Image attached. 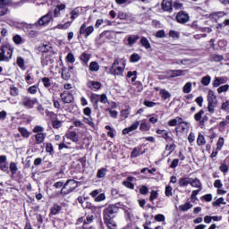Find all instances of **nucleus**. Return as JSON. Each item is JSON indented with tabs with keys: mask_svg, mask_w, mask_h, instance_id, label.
Listing matches in <instances>:
<instances>
[{
	"mask_svg": "<svg viewBox=\"0 0 229 229\" xmlns=\"http://www.w3.org/2000/svg\"><path fill=\"white\" fill-rule=\"evenodd\" d=\"M219 169L222 173H228V165H226L225 162L221 164Z\"/></svg>",
	"mask_w": 229,
	"mask_h": 229,
	"instance_id": "obj_64",
	"label": "nucleus"
},
{
	"mask_svg": "<svg viewBox=\"0 0 229 229\" xmlns=\"http://www.w3.org/2000/svg\"><path fill=\"white\" fill-rule=\"evenodd\" d=\"M197 144H199V146H203L205 144V137L203 135H199L197 139Z\"/></svg>",
	"mask_w": 229,
	"mask_h": 229,
	"instance_id": "obj_59",
	"label": "nucleus"
},
{
	"mask_svg": "<svg viewBox=\"0 0 229 229\" xmlns=\"http://www.w3.org/2000/svg\"><path fill=\"white\" fill-rule=\"evenodd\" d=\"M49 64H53V59L49 56H45L41 58V64L43 67H46V65H49Z\"/></svg>",
	"mask_w": 229,
	"mask_h": 229,
	"instance_id": "obj_35",
	"label": "nucleus"
},
{
	"mask_svg": "<svg viewBox=\"0 0 229 229\" xmlns=\"http://www.w3.org/2000/svg\"><path fill=\"white\" fill-rule=\"evenodd\" d=\"M162 99H164L165 101V99H169V98H171V93H169V91H167L166 89H161L159 92Z\"/></svg>",
	"mask_w": 229,
	"mask_h": 229,
	"instance_id": "obj_36",
	"label": "nucleus"
},
{
	"mask_svg": "<svg viewBox=\"0 0 229 229\" xmlns=\"http://www.w3.org/2000/svg\"><path fill=\"white\" fill-rule=\"evenodd\" d=\"M102 85L101 82L99 81H90L88 82V88L90 89L91 90H99L101 89Z\"/></svg>",
	"mask_w": 229,
	"mask_h": 229,
	"instance_id": "obj_15",
	"label": "nucleus"
},
{
	"mask_svg": "<svg viewBox=\"0 0 229 229\" xmlns=\"http://www.w3.org/2000/svg\"><path fill=\"white\" fill-rule=\"evenodd\" d=\"M210 80L211 78L209 75L203 77L201 80L202 85H204L205 87H208V85H210Z\"/></svg>",
	"mask_w": 229,
	"mask_h": 229,
	"instance_id": "obj_49",
	"label": "nucleus"
},
{
	"mask_svg": "<svg viewBox=\"0 0 229 229\" xmlns=\"http://www.w3.org/2000/svg\"><path fill=\"white\" fill-rule=\"evenodd\" d=\"M34 138L36 140L35 144H42L44 140H46V134L43 132H39L36 135H34Z\"/></svg>",
	"mask_w": 229,
	"mask_h": 229,
	"instance_id": "obj_19",
	"label": "nucleus"
},
{
	"mask_svg": "<svg viewBox=\"0 0 229 229\" xmlns=\"http://www.w3.org/2000/svg\"><path fill=\"white\" fill-rule=\"evenodd\" d=\"M157 133V135H161L162 139H164L165 142H173V137L169 136V132H167V131L158 129Z\"/></svg>",
	"mask_w": 229,
	"mask_h": 229,
	"instance_id": "obj_13",
	"label": "nucleus"
},
{
	"mask_svg": "<svg viewBox=\"0 0 229 229\" xmlns=\"http://www.w3.org/2000/svg\"><path fill=\"white\" fill-rule=\"evenodd\" d=\"M83 208H87L88 210H91L92 214H98V210L101 208V207L94 206L90 202H86L84 205H82Z\"/></svg>",
	"mask_w": 229,
	"mask_h": 229,
	"instance_id": "obj_14",
	"label": "nucleus"
},
{
	"mask_svg": "<svg viewBox=\"0 0 229 229\" xmlns=\"http://www.w3.org/2000/svg\"><path fill=\"white\" fill-rule=\"evenodd\" d=\"M221 205H226V202H225V198L223 197L213 202V207H221Z\"/></svg>",
	"mask_w": 229,
	"mask_h": 229,
	"instance_id": "obj_43",
	"label": "nucleus"
},
{
	"mask_svg": "<svg viewBox=\"0 0 229 229\" xmlns=\"http://www.w3.org/2000/svg\"><path fill=\"white\" fill-rule=\"evenodd\" d=\"M0 169L1 171H4V173H10L8 163H0Z\"/></svg>",
	"mask_w": 229,
	"mask_h": 229,
	"instance_id": "obj_53",
	"label": "nucleus"
},
{
	"mask_svg": "<svg viewBox=\"0 0 229 229\" xmlns=\"http://www.w3.org/2000/svg\"><path fill=\"white\" fill-rule=\"evenodd\" d=\"M156 37H157V38H165V30H158L156 33Z\"/></svg>",
	"mask_w": 229,
	"mask_h": 229,
	"instance_id": "obj_63",
	"label": "nucleus"
},
{
	"mask_svg": "<svg viewBox=\"0 0 229 229\" xmlns=\"http://www.w3.org/2000/svg\"><path fill=\"white\" fill-rule=\"evenodd\" d=\"M170 72H172L171 78H178L183 74V70H171Z\"/></svg>",
	"mask_w": 229,
	"mask_h": 229,
	"instance_id": "obj_41",
	"label": "nucleus"
},
{
	"mask_svg": "<svg viewBox=\"0 0 229 229\" xmlns=\"http://www.w3.org/2000/svg\"><path fill=\"white\" fill-rule=\"evenodd\" d=\"M208 103H217V97H216V93L212 90L208 91Z\"/></svg>",
	"mask_w": 229,
	"mask_h": 229,
	"instance_id": "obj_23",
	"label": "nucleus"
},
{
	"mask_svg": "<svg viewBox=\"0 0 229 229\" xmlns=\"http://www.w3.org/2000/svg\"><path fill=\"white\" fill-rule=\"evenodd\" d=\"M140 192L143 194V196H146L149 192V188L148 186L142 185L140 188Z\"/></svg>",
	"mask_w": 229,
	"mask_h": 229,
	"instance_id": "obj_54",
	"label": "nucleus"
},
{
	"mask_svg": "<svg viewBox=\"0 0 229 229\" xmlns=\"http://www.w3.org/2000/svg\"><path fill=\"white\" fill-rule=\"evenodd\" d=\"M99 101L104 105H106V103H108V98L106 97V94L99 95Z\"/></svg>",
	"mask_w": 229,
	"mask_h": 229,
	"instance_id": "obj_61",
	"label": "nucleus"
},
{
	"mask_svg": "<svg viewBox=\"0 0 229 229\" xmlns=\"http://www.w3.org/2000/svg\"><path fill=\"white\" fill-rule=\"evenodd\" d=\"M210 60L211 62H223V60H225V56L213 54L210 55Z\"/></svg>",
	"mask_w": 229,
	"mask_h": 229,
	"instance_id": "obj_32",
	"label": "nucleus"
},
{
	"mask_svg": "<svg viewBox=\"0 0 229 229\" xmlns=\"http://www.w3.org/2000/svg\"><path fill=\"white\" fill-rule=\"evenodd\" d=\"M43 131H44V127H42L40 125H37L33 129V133H36V134L42 133Z\"/></svg>",
	"mask_w": 229,
	"mask_h": 229,
	"instance_id": "obj_60",
	"label": "nucleus"
},
{
	"mask_svg": "<svg viewBox=\"0 0 229 229\" xmlns=\"http://www.w3.org/2000/svg\"><path fill=\"white\" fill-rule=\"evenodd\" d=\"M125 68L126 61L123 59H115L109 69V74H112L113 76H123Z\"/></svg>",
	"mask_w": 229,
	"mask_h": 229,
	"instance_id": "obj_1",
	"label": "nucleus"
},
{
	"mask_svg": "<svg viewBox=\"0 0 229 229\" xmlns=\"http://www.w3.org/2000/svg\"><path fill=\"white\" fill-rule=\"evenodd\" d=\"M41 81L45 87V89H49L51 87V79L47 77H44L41 79Z\"/></svg>",
	"mask_w": 229,
	"mask_h": 229,
	"instance_id": "obj_40",
	"label": "nucleus"
},
{
	"mask_svg": "<svg viewBox=\"0 0 229 229\" xmlns=\"http://www.w3.org/2000/svg\"><path fill=\"white\" fill-rule=\"evenodd\" d=\"M0 62H9L13 55V48L9 44L2 45L0 47Z\"/></svg>",
	"mask_w": 229,
	"mask_h": 229,
	"instance_id": "obj_3",
	"label": "nucleus"
},
{
	"mask_svg": "<svg viewBox=\"0 0 229 229\" xmlns=\"http://www.w3.org/2000/svg\"><path fill=\"white\" fill-rule=\"evenodd\" d=\"M106 173H108V169L100 168L97 172V178H105L106 176Z\"/></svg>",
	"mask_w": 229,
	"mask_h": 229,
	"instance_id": "obj_33",
	"label": "nucleus"
},
{
	"mask_svg": "<svg viewBox=\"0 0 229 229\" xmlns=\"http://www.w3.org/2000/svg\"><path fill=\"white\" fill-rule=\"evenodd\" d=\"M60 98L63 103L65 104L72 103V101H74V96L69 91H64L61 93Z\"/></svg>",
	"mask_w": 229,
	"mask_h": 229,
	"instance_id": "obj_9",
	"label": "nucleus"
},
{
	"mask_svg": "<svg viewBox=\"0 0 229 229\" xmlns=\"http://www.w3.org/2000/svg\"><path fill=\"white\" fill-rule=\"evenodd\" d=\"M191 208H192V204L191 202H186L185 204L179 206V210L182 212H187V210H191Z\"/></svg>",
	"mask_w": 229,
	"mask_h": 229,
	"instance_id": "obj_30",
	"label": "nucleus"
},
{
	"mask_svg": "<svg viewBox=\"0 0 229 229\" xmlns=\"http://www.w3.org/2000/svg\"><path fill=\"white\" fill-rule=\"evenodd\" d=\"M144 152L140 151V148H134L131 151V158H137V157H140Z\"/></svg>",
	"mask_w": 229,
	"mask_h": 229,
	"instance_id": "obj_34",
	"label": "nucleus"
},
{
	"mask_svg": "<svg viewBox=\"0 0 229 229\" xmlns=\"http://www.w3.org/2000/svg\"><path fill=\"white\" fill-rule=\"evenodd\" d=\"M150 128H151V125L146 121H142V123L140 125V130L141 131H149Z\"/></svg>",
	"mask_w": 229,
	"mask_h": 229,
	"instance_id": "obj_31",
	"label": "nucleus"
},
{
	"mask_svg": "<svg viewBox=\"0 0 229 229\" xmlns=\"http://www.w3.org/2000/svg\"><path fill=\"white\" fill-rule=\"evenodd\" d=\"M33 26H35V24H28V23H25L22 26L23 31L27 33L28 37H30V38H35V37L38 35V31L33 30Z\"/></svg>",
	"mask_w": 229,
	"mask_h": 229,
	"instance_id": "obj_8",
	"label": "nucleus"
},
{
	"mask_svg": "<svg viewBox=\"0 0 229 229\" xmlns=\"http://www.w3.org/2000/svg\"><path fill=\"white\" fill-rule=\"evenodd\" d=\"M63 80H70L71 79V72L67 70L66 67L62 68V74H61Z\"/></svg>",
	"mask_w": 229,
	"mask_h": 229,
	"instance_id": "obj_26",
	"label": "nucleus"
},
{
	"mask_svg": "<svg viewBox=\"0 0 229 229\" xmlns=\"http://www.w3.org/2000/svg\"><path fill=\"white\" fill-rule=\"evenodd\" d=\"M223 146H225V138L220 137L216 142V151H221Z\"/></svg>",
	"mask_w": 229,
	"mask_h": 229,
	"instance_id": "obj_39",
	"label": "nucleus"
},
{
	"mask_svg": "<svg viewBox=\"0 0 229 229\" xmlns=\"http://www.w3.org/2000/svg\"><path fill=\"white\" fill-rule=\"evenodd\" d=\"M46 151L47 153H49V155H55V148H53V144L47 143Z\"/></svg>",
	"mask_w": 229,
	"mask_h": 229,
	"instance_id": "obj_45",
	"label": "nucleus"
},
{
	"mask_svg": "<svg viewBox=\"0 0 229 229\" xmlns=\"http://www.w3.org/2000/svg\"><path fill=\"white\" fill-rule=\"evenodd\" d=\"M176 21L180 24H185L186 22H189V14L183 11H181L177 13Z\"/></svg>",
	"mask_w": 229,
	"mask_h": 229,
	"instance_id": "obj_10",
	"label": "nucleus"
},
{
	"mask_svg": "<svg viewBox=\"0 0 229 229\" xmlns=\"http://www.w3.org/2000/svg\"><path fill=\"white\" fill-rule=\"evenodd\" d=\"M161 6L164 12L171 13L173 12V0H163Z\"/></svg>",
	"mask_w": 229,
	"mask_h": 229,
	"instance_id": "obj_11",
	"label": "nucleus"
},
{
	"mask_svg": "<svg viewBox=\"0 0 229 229\" xmlns=\"http://www.w3.org/2000/svg\"><path fill=\"white\" fill-rule=\"evenodd\" d=\"M94 33V26L87 27L86 23H83L80 29V35H83L85 38H89L90 35Z\"/></svg>",
	"mask_w": 229,
	"mask_h": 229,
	"instance_id": "obj_7",
	"label": "nucleus"
},
{
	"mask_svg": "<svg viewBox=\"0 0 229 229\" xmlns=\"http://www.w3.org/2000/svg\"><path fill=\"white\" fill-rule=\"evenodd\" d=\"M71 19L74 21L75 19H78L80 17V10L74 9L71 12Z\"/></svg>",
	"mask_w": 229,
	"mask_h": 229,
	"instance_id": "obj_50",
	"label": "nucleus"
},
{
	"mask_svg": "<svg viewBox=\"0 0 229 229\" xmlns=\"http://www.w3.org/2000/svg\"><path fill=\"white\" fill-rule=\"evenodd\" d=\"M104 223L109 229H117V224L114 218H104Z\"/></svg>",
	"mask_w": 229,
	"mask_h": 229,
	"instance_id": "obj_16",
	"label": "nucleus"
},
{
	"mask_svg": "<svg viewBox=\"0 0 229 229\" xmlns=\"http://www.w3.org/2000/svg\"><path fill=\"white\" fill-rule=\"evenodd\" d=\"M37 103H38V99L37 98H31L30 97L24 96L21 98L20 105L24 106V108H27V110H31Z\"/></svg>",
	"mask_w": 229,
	"mask_h": 229,
	"instance_id": "obj_5",
	"label": "nucleus"
},
{
	"mask_svg": "<svg viewBox=\"0 0 229 229\" xmlns=\"http://www.w3.org/2000/svg\"><path fill=\"white\" fill-rule=\"evenodd\" d=\"M180 121H182V117H176L175 119L169 120L168 126H176Z\"/></svg>",
	"mask_w": 229,
	"mask_h": 229,
	"instance_id": "obj_47",
	"label": "nucleus"
},
{
	"mask_svg": "<svg viewBox=\"0 0 229 229\" xmlns=\"http://www.w3.org/2000/svg\"><path fill=\"white\" fill-rule=\"evenodd\" d=\"M18 131L24 139H30L31 135V132H30V131H28V129H26L25 127H19Z\"/></svg>",
	"mask_w": 229,
	"mask_h": 229,
	"instance_id": "obj_18",
	"label": "nucleus"
},
{
	"mask_svg": "<svg viewBox=\"0 0 229 229\" xmlns=\"http://www.w3.org/2000/svg\"><path fill=\"white\" fill-rule=\"evenodd\" d=\"M155 220L157 221L158 223H162L165 221V216L162 214H157L155 216Z\"/></svg>",
	"mask_w": 229,
	"mask_h": 229,
	"instance_id": "obj_57",
	"label": "nucleus"
},
{
	"mask_svg": "<svg viewBox=\"0 0 229 229\" xmlns=\"http://www.w3.org/2000/svg\"><path fill=\"white\" fill-rule=\"evenodd\" d=\"M89 71L91 72H98V71H99V64L96 61L91 62L89 64Z\"/></svg>",
	"mask_w": 229,
	"mask_h": 229,
	"instance_id": "obj_28",
	"label": "nucleus"
},
{
	"mask_svg": "<svg viewBox=\"0 0 229 229\" xmlns=\"http://www.w3.org/2000/svg\"><path fill=\"white\" fill-rule=\"evenodd\" d=\"M179 187H187V185H191V178L189 177H182L179 179Z\"/></svg>",
	"mask_w": 229,
	"mask_h": 229,
	"instance_id": "obj_21",
	"label": "nucleus"
},
{
	"mask_svg": "<svg viewBox=\"0 0 229 229\" xmlns=\"http://www.w3.org/2000/svg\"><path fill=\"white\" fill-rule=\"evenodd\" d=\"M190 185H191V187H195V189H199V191L203 189L201 186V181H199L198 178L190 179Z\"/></svg>",
	"mask_w": 229,
	"mask_h": 229,
	"instance_id": "obj_17",
	"label": "nucleus"
},
{
	"mask_svg": "<svg viewBox=\"0 0 229 229\" xmlns=\"http://www.w3.org/2000/svg\"><path fill=\"white\" fill-rule=\"evenodd\" d=\"M61 211H62V206H60L58 204H55L50 208V214H52V216H56L57 214H60Z\"/></svg>",
	"mask_w": 229,
	"mask_h": 229,
	"instance_id": "obj_24",
	"label": "nucleus"
},
{
	"mask_svg": "<svg viewBox=\"0 0 229 229\" xmlns=\"http://www.w3.org/2000/svg\"><path fill=\"white\" fill-rule=\"evenodd\" d=\"M66 138L72 140V142H78L80 139L78 138V133L76 131H72L66 134Z\"/></svg>",
	"mask_w": 229,
	"mask_h": 229,
	"instance_id": "obj_20",
	"label": "nucleus"
},
{
	"mask_svg": "<svg viewBox=\"0 0 229 229\" xmlns=\"http://www.w3.org/2000/svg\"><path fill=\"white\" fill-rule=\"evenodd\" d=\"M9 169H10L12 174H17V171L19 168L17 167V164L12 162L10 164Z\"/></svg>",
	"mask_w": 229,
	"mask_h": 229,
	"instance_id": "obj_46",
	"label": "nucleus"
},
{
	"mask_svg": "<svg viewBox=\"0 0 229 229\" xmlns=\"http://www.w3.org/2000/svg\"><path fill=\"white\" fill-rule=\"evenodd\" d=\"M90 60V55L87 53H82L81 55V61L82 63V65H89V61Z\"/></svg>",
	"mask_w": 229,
	"mask_h": 229,
	"instance_id": "obj_25",
	"label": "nucleus"
},
{
	"mask_svg": "<svg viewBox=\"0 0 229 229\" xmlns=\"http://www.w3.org/2000/svg\"><path fill=\"white\" fill-rule=\"evenodd\" d=\"M90 102L92 103V106L94 110L99 109V95L96 93H92L89 97Z\"/></svg>",
	"mask_w": 229,
	"mask_h": 229,
	"instance_id": "obj_12",
	"label": "nucleus"
},
{
	"mask_svg": "<svg viewBox=\"0 0 229 229\" xmlns=\"http://www.w3.org/2000/svg\"><path fill=\"white\" fill-rule=\"evenodd\" d=\"M78 188V182L72 179H69L66 181L60 192L56 193V196H67V194H71V192H74Z\"/></svg>",
	"mask_w": 229,
	"mask_h": 229,
	"instance_id": "obj_2",
	"label": "nucleus"
},
{
	"mask_svg": "<svg viewBox=\"0 0 229 229\" xmlns=\"http://www.w3.org/2000/svg\"><path fill=\"white\" fill-rule=\"evenodd\" d=\"M140 42L142 47H145V49H149L151 47V44L149 43V40H148L146 37H142Z\"/></svg>",
	"mask_w": 229,
	"mask_h": 229,
	"instance_id": "obj_27",
	"label": "nucleus"
},
{
	"mask_svg": "<svg viewBox=\"0 0 229 229\" xmlns=\"http://www.w3.org/2000/svg\"><path fill=\"white\" fill-rule=\"evenodd\" d=\"M215 108H216V103L208 102V112H209V114H214V112H216Z\"/></svg>",
	"mask_w": 229,
	"mask_h": 229,
	"instance_id": "obj_52",
	"label": "nucleus"
},
{
	"mask_svg": "<svg viewBox=\"0 0 229 229\" xmlns=\"http://www.w3.org/2000/svg\"><path fill=\"white\" fill-rule=\"evenodd\" d=\"M140 38V36L139 35L129 36L127 38L128 46L130 47L133 46V44H136L137 40H139Z\"/></svg>",
	"mask_w": 229,
	"mask_h": 229,
	"instance_id": "obj_22",
	"label": "nucleus"
},
{
	"mask_svg": "<svg viewBox=\"0 0 229 229\" xmlns=\"http://www.w3.org/2000/svg\"><path fill=\"white\" fill-rule=\"evenodd\" d=\"M52 20L53 13L48 12L46 15L42 16L36 23H34V26H47V24H49Z\"/></svg>",
	"mask_w": 229,
	"mask_h": 229,
	"instance_id": "obj_6",
	"label": "nucleus"
},
{
	"mask_svg": "<svg viewBox=\"0 0 229 229\" xmlns=\"http://www.w3.org/2000/svg\"><path fill=\"white\" fill-rule=\"evenodd\" d=\"M158 198V192L157 191H152L149 197V201H155Z\"/></svg>",
	"mask_w": 229,
	"mask_h": 229,
	"instance_id": "obj_56",
	"label": "nucleus"
},
{
	"mask_svg": "<svg viewBox=\"0 0 229 229\" xmlns=\"http://www.w3.org/2000/svg\"><path fill=\"white\" fill-rule=\"evenodd\" d=\"M13 40L17 46H21V44H22V37H21L19 34L13 36Z\"/></svg>",
	"mask_w": 229,
	"mask_h": 229,
	"instance_id": "obj_44",
	"label": "nucleus"
},
{
	"mask_svg": "<svg viewBox=\"0 0 229 229\" xmlns=\"http://www.w3.org/2000/svg\"><path fill=\"white\" fill-rule=\"evenodd\" d=\"M203 114H205V111L203 109H200L199 112L194 114V119L199 124H200L202 119H203Z\"/></svg>",
	"mask_w": 229,
	"mask_h": 229,
	"instance_id": "obj_29",
	"label": "nucleus"
},
{
	"mask_svg": "<svg viewBox=\"0 0 229 229\" xmlns=\"http://www.w3.org/2000/svg\"><path fill=\"white\" fill-rule=\"evenodd\" d=\"M72 24V21H67L64 24L57 25L58 30H67Z\"/></svg>",
	"mask_w": 229,
	"mask_h": 229,
	"instance_id": "obj_51",
	"label": "nucleus"
},
{
	"mask_svg": "<svg viewBox=\"0 0 229 229\" xmlns=\"http://www.w3.org/2000/svg\"><path fill=\"white\" fill-rule=\"evenodd\" d=\"M192 90V82H187L183 88H182V91L184 92V94H190V92Z\"/></svg>",
	"mask_w": 229,
	"mask_h": 229,
	"instance_id": "obj_37",
	"label": "nucleus"
},
{
	"mask_svg": "<svg viewBox=\"0 0 229 229\" xmlns=\"http://www.w3.org/2000/svg\"><path fill=\"white\" fill-rule=\"evenodd\" d=\"M123 185H124V187H126L127 189H131V190L135 189V184L128 181H123Z\"/></svg>",
	"mask_w": 229,
	"mask_h": 229,
	"instance_id": "obj_58",
	"label": "nucleus"
},
{
	"mask_svg": "<svg viewBox=\"0 0 229 229\" xmlns=\"http://www.w3.org/2000/svg\"><path fill=\"white\" fill-rule=\"evenodd\" d=\"M229 89V85L225 84L224 86H221L217 89V92L218 94H223V92H226Z\"/></svg>",
	"mask_w": 229,
	"mask_h": 229,
	"instance_id": "obj_55",
	"label": "nucleus"
},
{
	"mask_svg": "<svg viewBox=\"0 0 229 229\" xmlns=\"http://www.w3.org/2000/svg\"><path fill=\"white\" fill-rule=\"evenodd\" d=\"M53 128L58 130V128H62V122L60 120H55L52 123Z\"/></svg>",
	"mask_w": 229,
	"mask_h": 229,
	"instance_id": "obj_62",
	"label": "nucleus"
},
{
	"mask_svg": "<svg viewBox=\"0 0 229 229\" xmlns=\"http://www.w3.org/2000/svg\"><path fill=\"white\" fill-rule=\"evenodd\" d=\"M139 124H140V121L134 122L130 127H127V130H129V132L135 131L139 128Z\"/></svg>",
	"mask_w": 229,
	"mask_h": 229,
	"instance_id": "obj_42",
	"label": "nucleus"
},
{
	"mask_svg": "<svg viewBox=\"0 0 229 229\" xmlns=\"http://www.w3.org/2000/svg\"><path fill=\"white\" fill-rule=\"evenodd\" d=\"M119 212V204L109 205L103 210V219H114Z\"/></svg>",
	"mask_w": 229,
	"mask_h": 229,
	"instance_id": "obj_4",
	"label": "nucleus"
},
{
	"mask_svg": "<svg viewBox=\"0 0 229 229\" xmlns=\"http://www.w3.org/2000/svg\"><path fill=\"white\" fill-rule=\"evenodd\" d=\"M66 62H68V64H74V62H76V58H74L73 53H69L66 55Z\"/></svg>",
	"mask_w": 229,
	"mask_h": 229,
	"instance_id": "obj_48",
	"label": "nucleus"
},
{
	"mask_svg": "<svg viewBox=\"0 0 229 229\" xmlns=\"http://www.w3.org/2000/svg\"><path fill=\"white\" fill-rule=\"evenodd\" d=\"M140 58L139 54L133 53L130 57V62H131V64H137V62H140Z\"/></svg>",
	"mask_w": 229,
	"mask_h": 229,
	"instance_id": "obj_38",
	"label": "nucleus"
}]
</instances>
